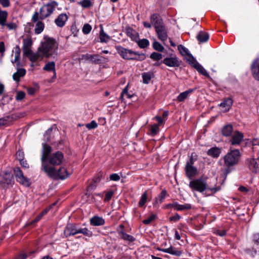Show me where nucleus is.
Listing matches in <instances>:
<instances>
[{
  "label": "nucleus",
  "instance_id": "1",
  "mask_svg": "<svg viewBox=\"0 0 259 259\" xmlns=\"http://www.w3.org/2000/svg\"><path fill=\"white\" fill-rule=\"evenodd\" d=\"M58 49V44L57 41L52 37L45 36L41 46L37 49V60H41L44 57L54 58L57 55Z\"/></svg>",
  "mask_w": 259,
  "mask_h": 259
},
{
  "label": "nucleus",
  "instance_id": "2",
  "mask_svg": "<svg viewBox=\"0 0 259 259\" xmlns=\"http://www.w3.org/2000/svg\"><path fill=\"white\" fill-rule=\"evenodd\" d=\"M189 186L192 190L200 193H203L205 190L209 191L211 192L210 194H212L220 190V187L210 188L208 187L206 179L203 177L190 181Z\"/></svg>",
  "mask_w": 259,
  "mask_h": 259
},
{
  "label": "nucleus",
  "instance_id": "3",
  "mask_svg": "<svg viewBox=\"0 0 259 259\" xmlns=\"http://www.w3.org/2000/svg\"><path fill=\"white\" fill-rule=\"evenodd\" d=\"M115 49L121 57L125 60L142 61L146 58V55L144 54H139L132 50L124 48L121 46H116Z\"/></svg>",
  "mask_w": 259,
  "mask_h": 259
},
{
  "label": "nucleus",
  "instance_id": "4",
  "mask_svg": "<svg viewBox=\"0 0 259 259\" xmlns=\"http://www.w3.org/2000/svg\"><path fill=\"white\" fill-rule=\"evenodd\" d=\"M33 41L30 36L27 35L23 39L22 51L23 56L28 57L29 60L33 63L37 60V52L33 53L31 50Z\"/></svg>",
  "mask_w": 259,
  "mask_h": 259
},
{
  "label": "nucleus",
  "instance_id": "5",
  "mask_svg": "<svg viewBox=\"0 0 259 259\" xmlns=\"http://www.w3.org/2000/svg\"><path fill=\"white\" fill-rule=\"evenodd\" d=\"M47 175L55 179L64 180L67 178L69 174L65 167H61L57 170L54 166H45V169L42 170Z\"/></svg>",
  "mask_w": 259,
  "mask_h": 259
},
{
  "label": "nucleus",
  "instance_id": "6",
  "mask_svg": "<svg viewBox=\"0 0 259 259\" xmlns=\"http://www.w3.org/2000/svg\"><path fill=\"white\" fill-rule=\"evenodd\" d=\"M240 156L241 153L238 150H230L223 157L224 165L230 167L237 164Z\"/></svg>",
  "mask_w": 259,
  "mask_h": 259
},
{
  "label": "nucleus",
  "instance_id": "7",
  "mask_svg": "<svg viewBox=\"0 0 259 259\" xmlns=\"http://www.w3.org/2000/svg\"><path fill=\"white\" fill-rule=\"evenodd\" d=\"M64 160V156L61 152L57 151L49 155L46 160L50 166H54L61 164Z\"/></svg>",
  "mask_w": 259,
  "mask_h": 259
},
{
  "label": "nucleus",
  "instance_id": "8",
  "mask_svg": "<svg viewBox=\"0 0 259 259\" xmlns=\"http://www.w3.org/2000/svg\"><path fill=\"white\" fill-rule=\"evenodd\" d=\"M57 6V3L55 1L44 5L39 10L40 18L44 19L49 16L54 12Z\"/></svg>",
  "mask_w": 259,
  "mask_h": 259
},
{
  "label": "nucleus",
  "instance_id": "9",
  "mask_svg": "<svg viewBox=\"0 0 259 259\" xmlns=\"http://www.w3.org/2000/svg\"><path fill=\"white\" fill-rule=\"evenodd\" d=\"M14 183L13 175L6 172L3 175H0V188L5 189Z\"/></svg>",
  "mask_w": 259,
  "mask_h": 259
},
{
  "label": "nucleus",
  "instance_id": "10",
  "mask_svg": "<svg viewBox=\"0 0 259 259\" xmlns=\"http://www.w3.org/2000/svg\"><path fill=\"white\" fill-rule=\"evenodd\" d=\"M52 148L49 145L46 143L42 144V154L41 156V169H45V166H49L46 161L49 155L51 154L50 153L52 151Z\"/></svg>",
  "mask_w": 259,
  "mask_h": 259
},
{
  "label": "nucleus",
  "instance_id": "11",
  "mask_svg": "<svg viewBox=\"0 0 259 259\" xmlns=\"http://www.w3.org/2000/svg\"><path fill=\"white\" fill-rule=\"evenodd\" d=\"M14 174L17 181L19 183L26 186H30V180L24 176L22 170L19 167H16L14 169Z\"/></svg>",
  "mask_w": 259,
  "mask_h": 259
},
{
  "label": "nucleus",
  "instance_id": "12",
  "mask_svg": "<svg viewBox=\"0 0 259 259\" xmlns=\"http://www.w3.org/2000/svg\"><path fill=\"white\" fill-rule=\"evenodd\" d=\"M162 63L168 67H178L180 65L181 61L176 56H173L166 57L162 61Z\"/></svg>",
  "mask_w": 259,
  "mask_h": 259
},
{
  "label": "nucleus",
  "instance_id": "13",
  "mask_svg": "<svg viewBox=\"0 0 259 259\" xmlns=\"http://www.w3.org/2000/svg\"><path fill=\"white\" fill-rule=\"evenodd\" d=\"M247 165L249 169L254 173H259V156L248 159Z\"/></svg>",
  "mask_w": 259,
  "mask_h": 259
},
{
  "label": "nucleus",
  "instance_id": "14",
  "mask_svg": "<svg viewBox=\"0 0 259 259\" xmlns=\"http://www.w3.org/2000/svg\"><path fill=\"white\" fill-rule=\"evenodd\" d=\"M79 228H77L76 227L71 224H68L64 231V233L66 237L70 236H74L77 234H78Z\"/></svg>",
  "mask_w": 259,
  "mask_h": 259
},
{
  "label": "nucleus",
  "instance_id": "15",
  "mask_svg": "<svg viewBox=\"0 0 259 259\" xmlns=\"http://www.w3.org/2000/svg\"><path fill=\"white\" fill-rule=\"evenodd\" d=\"M185 171L187 177L189 179H191L195 176L198 172L196 167H194L193 164H186Z\"/></svg>",
  "mask_w": 259,
  "mask_h": 259
},
{
  "label": "nucleus",
  "instance_id": "16",
  "mask_svg": "<svg viewBox=\"0 0 259 259\" xmlns=\"http://www.w3.org/2000/svg\"><path fill=\"white\" fill-rule=\"evenodd\" d=\"M150 22L154 26L155 29L158 28L163 25L162 19L159 15L157 14H153L151 16Z\"/></svg>",
  "mask_w": 259,
  "mask_h": 259
},
{
  "label": "nucleus",
  "instance_id": "17",
  "mask_svg": "<svg viewBox=\"0 0 259 259\" xmlns=\"http://www.w3.org/2000/svg\"><path fill=\"white\" fill-rule=\"evenodd\" d=\"M157 34L158 38L162 41H164L167 39V31L164 25L155 29Z\"/></svg>",
  "mask_w": 259,
  "mask_h": 259
},
{
  "label": "nucleus",
  "instance_id": "18",
  "mask_svg": "<svg viewBox=\"0 0 259 259\" xmlns=\"http://www.w3.org/2000/svg\"><path fill=\"white\" fill-rule=\"evenodd\" d=\"M118 232L120 235V237L124 240L128 241L130 242H133L135 240V238L130 235L126 234L123 231V226L120 225L118 229Z\"/></svg>",
  "mask_w": 259,
  "mask_h": 259
},
{
  "label": "nucleus",
  "instance_id": "19",
  "mask_svg": "<svg viewBox=\"0 0 259 259\" xmlns=\"http://www.w3.org/2000/svg\"><path fill=\"white\" fill-rule=\"evenodd\" d=\"M243 136L242 134L238 131L235 132L232 136L230 142L232 145H238L242 141Z\"/></svg>",
  "mask_w": 259,
  "mask_h": 259
},
{
  "label": "nucleus",
  "instance_id": "20",
  "mask_svg": "<svg viewBox=\"0 0 259 259\" xmlns=\"http://www.w3.org/2000/svg\"><path fill=\"white\" fill-rule=\"evenodd\" d=\"M251 71L254 78L259 80V59H255L251 65Z\"/></svg>",
  "mask_w": 259,
  "mask_h": 259
},
{
  "label": "nucleus",
  "instance_id": "21",
  "mask_svg": "<svg viewBox=\"0 0 259 259\" xmlns=\"http://www.w3.org/2000/svg\"><path fill=\"white\" fill-rule=\"evenodd\" d=\"M90 223L93 226H99L104 225L105 221L102 217L94 215L90 219Z\"/></svg>",
  "mask_w": 259,
  "mask_h": 259
},
{
  "label": "nucleus",
  "instance_id": "22",
  "mask_svg": "<svg viewBox=\"0 0 259 259\" xmlns=\"http://www.w3.org/2000/svg\"><path fill=\"white\" fill-rule=\"evenodd\" d=\"M68 19V17L65 14H61L59 15L57 19H55V22L56 24L59 27H63L66 21Z\"/></svg>",
  "mask_w": 259,
  "mask_h": 259
},
{
  "label": "nucleus",
  "instance_id": "23",
  "mask_svg": "<svg viewBox=\"0 0 259 259\" xmlns=\"http://www.w3.org/2000/svg\"><path fill=\"white\" fill-rule=\"evenodd\" d=\"M232 104L233 100L231 98H228L225 99L224 101L220 104V106L223 108V111L227 112L230 110Z\"/></svg>",
  "mask_w": 259,
  "mask_h": 259
},
{
  "label": "nucleus",
  "instance_id": "24",
  "mask_svg": "<svg viewBox=\"0 0 259 259\" xmlns=\"http://www.w3.org/2000/svg\"><path fill=\"white\" fill-rule=\"evenodd\" d=\"M221 153V149L216 147L211 148L207 152L208 155L215 158H218L220 156Z\"/></svg>",
  "mask_w": 259,
  "mask_h": 259
},
{
  "label": "nucleus",
  "instance_id": "25",
  "mask_svg": "<svg viewBox=\"0 0 259 259\" xmlns=\"http://www.w3.org/2000/svg\"><path fill=\"white\" fill-rule=\"evenodd\" d=\"M162 252L169 253L171 255H175L177 256H180L182 254V251L177 249L175 247L170 246L168 248L162 250Z\"/></svg>",
  "mask_w": 259,
  "mask_h": 259
},
{
  "label": "nucleus",
  "instance_id": "26",
  "mask_svg": "<svg viewBox=\"0 0 259 259\" xmlns=\"http://www.w3.org/2000/svg\"><path fill=\"white\" fill-rule=\"evenodd\" d=\"M126 33L133 40L137 41L139 37L138 33L131 27H127L126 29Z\"/></svg>",
  "mask_w": 259,
  "mask_h": 259
},
{
  "label": "nucleus",
  "instance_id": "27",
  "mask_svg": "<svg viewBox=\"0 0 259 259\" xmlns=\"http://www.w3.org/2000/svg\"><path fill=\"white\" fill-rule=\"evenodd\" d=\"M25 74V69L24 68L18 69L17 72L13 74V78L15 81L18 82L20 81V78L24 76Z\"/></svg>",
  "mask_w": 259,
  "mask_h": 259
},
{
  "label": "nucleus",
  "instance_id": "28",
  "mask_svg": "<svg viewBox=\"0 0 259 259\" xmlns=\"http://www.w3.org/2000/svg\"><path fill=\"white\" fill-rule=\"evenodd\" d=\"M197 39L200 42H205L207 41L209 37L208 33L204 31H200L197 35Z\"/></svg>",
  "mask_w": 259,
  "mask_h": 259
},
{
  "label": "nucleus",
  "instance_id": "29",
  "mask_svg": "<svg viewBox=\"0 0 259 259\" xmlns=\"http://www.w3.org/2000/svg\"><path fill=\"white\" fill-rule=\"evenodd\" d=\"M44 70L48 71H53L54 72L53 77H56V73L55 71V63L54 62H49L47 63L44 67Z\"/></svg>",
  "mask_w": 259,
  "mask_h": 259
},
{
  "label": "nucleus",
  "instance_id": "30",
  "mask_svg": "<svg viewBox=\"0 0 259 259\" xmlns=\"http://www.w3.org/2000/svg\"><path fill=\"white\" fill-rule=\"evenodd\" d=\"M233 132V127L231 125H226L223 127L222 130V133L225 137L231 136Z\"/></svg>",
  "mask_w": 259,
  "mask_h": 259
},
{
  "label": "nucleus",
  "instance_id": "31",
  "mask_svg": "<svg viewBox=\"0 0 259 259\" xmlns=\"http://www.w3.org/2000/svg\"><path fill=\"white\" fill-rule=\"evenodd\" d=\"M194 89H190L181 93L177 97V100L179 102H182L186 99L188 96L191 94Z\"/></svg>",
  "mask_w": 259,
  "mask_h": 259
},
{
  "label": "nucleus",
  "instance_id": "32",
  "mask_svg": "<svg viewBox=\"0 0 259 259\" xmlns=\"http://www.w3.org/2000/svg\"><path fill=\"white\" fill-rule=\"evenodd\" d=\"M85 58L96 63H98L101 61V57L98 55L87 54Z\"/></svg>",
  "mask_w": 259,
  "mask_h": 259
},
{
  "label": "nucleus",
  "instance_id": "33",
  "mask_svg": "<svg viewBox=\"0 0 259 259\" xmlns=\"http://www.w3.org/2000/svg\"><path fill=\"white\" fill-rule=\"evenodd\" d=\"M8 16V12L6 11H0V25L4 26Z\"/></svg>",
  "mask_w": 259,
  "mask_h": 259
},
{
  "label": "nucleus",
  "instance_id": "34",
  "mask_svg": "<svg viewBox=\"0 0 259 259\" xmlns=\"http://www.w3.org/2000/svg\"><path fill=\"white\" fill-rule=\"evenodd\" d=\"M100 39L101 42L105 43L110 39V37L104 31L103 28H101L100 31Z\"/></svg>",
  "mask_w": 259,
  "mask_h": 259
},
{
  "label": "nucleus",
  "instance_id": "35",
  "mask_svg": "<svg viewBox=\"0 0 259 259\" xmlns=\"http://www.w3.org/2000/svg\"><path fill=\"white\" fill-rule=\"evenodd\" d=\"M143 82L144 83L148 84L149 83L151 80L152 76L153 73L151 72H144L142 74Z\"/></svg>",
  "mask_w": 259,
  "mask_h": 259
},
{
  "label": "nucleus",
  "instance_id": "36",
  "mask_svg": "<svg viewBox=\"0 0 259 259\" xmlns=\"http://www.w3.org/2000/svg\"><path fill=\"white\" fill-rule=\"evenodd\" d=\"M45 28L44 24L41 21H38L34 29V32L36 34H39L44 30Z\"/></svg>",
  "mask_w": 259,
  "mask_h": 259
},
{
  "label": "nucleus",
  "instance_id": "37",
  "mask_svg": "<svg viewBox=\"0 0 259 259\" xmlns=\"http://www.w3.org/2000/svg\"><path fill=\"white\" fill-rule=\"evenodd\" d=\"M194 68L198 71L199 73L206 77H209L208 73H207L206 70L199 63L196 65Z\"/></svg>",
  "mask_w": 259,
  "mask_h": 259
},
{
  "label": "nucleus",
  "instance_id": "38",
  "mask_svg": "<svg viewBox=\"0 0 259 259\" xmlns=\"http://www.w3.org/2000/svg\"><path fill=\"white\" fill-rule=\"evenodd\" d=\"M187 62L191 66H192L194 68L199 63L197 62L196 59L192 56V55L190 54H188V57L186 59Z\"/></svg>",
  "mask_w": 259,
  "mask_h": 259
},
{
  "label": "nucleus",
  "instance_id": "39",
  "mask_svg": "<svg viewBox=\"0 0 259 259\" xmlns=\"http://www.w3.org/2000/svg\"><path fill=\"white\" fill-rule=\"evenodd\" d=\"M148 197L147 192H145L141 196L140 201L138 203L139 207H142L147 201Z\"/></svg>",
  "mask_w": 259,
  "mask_h": 259
},
{
  "label": "nucleus",
  "instance_id": "40",
  "mask_svg": "<svg viewBox=\"0 0 259 259\" xmlns=\"http://www.w3.org/2000/svg\"><path fill=\"white\" fill-rule=\"evenodd\" d=\"M78 233H81L89 237H91L93 236L92 232L88 230L87 228H79Z\"/></svg>",
  "mask_w": 259,
  "mask_h": 259
},
{
  "label": "nucleus",
  "instance_id": "41",
  "mask_svg": "<svg viewBox=\"0 0 259 259\" xmlns=\"http://www.w3.org/2000/svg\"><path fill=\"white\" fill-rule=\"evenodd\" d=\"M78 5L83 8H88L93 5L90 0H82L78 3Z\"/></svg>",
  "mask_w": 259,
  "mask_h": 259
},
{
  "label": "nucleus",
  "instance_id": "42",
  "mask_svg": "<svg viewBox=\"0 0 259 259\" xmlns=\"http://www.w3.org/2000/svg\"><path fill=\"white\" fill-rule=\"evenodd\" d=\"M128 84H127L124 88V89L123 90V91H122V93L121 94L120 98H121L122 101L123 100V96H124V95H125L128 98H131L134 96L133 94L131 95V94H130L128 93Z\"/></svg>",
  "mask_w": 259,
  "mask_h": 259
},
{
  "label": "nucleus",
  "instance_id": "43",
  "mask_svg": "<svg viewBox=\"0 0 259 259\" xmlns=\"http://www.w3.org/2000/svg\"><path fill=\"white\" fill-rule=\"evenodd\" d=\"M166 195V191L165 190H162L158 198H156L155 201L157 203H161L163 202L165 199Z\"/></svg>",
  "mask_w": 259,
  "mask_h": 259
},
{
  "label": "nucleus",
  "instance_id": "44",
  "mask_svg": "<svg viewBox=\"0 0 259 259\" xmlns=\"http://www.w3.org/2000/svg\"><path fill=\"white\" fill-rule=\"evenodd\" d=\"M138 44L141 48H145L149 46V42L147 39H143L138 41Z\"/></svg>",
  "mask_w": 259,
  "mask_h": 259
},
{
  "label": "nucleus",
  "instance_id": "45",
  "mask_svg": "<svg viewBox=\"0 0 259 259\" xmlns=\"http://www.w3.org/2000/svg\"><path fill=\"white\" fill-rule=\"evenodd\" d=\"M178 49L179 51L180 52V53L182 55H187L188 56V54H190L189 53L188 50L186 48H185V47H184L183 46H182L181 45L178 46Z\"/></svg>",
  "mask_w": 259,
  "mask_h": 259
},
{
  "label": "nucleus",
  "instance_id": "46",
  "mask_svg": "<svg viewBox=\"0 0 259 259\" xmlns=\"http://www.w3.org/2000/svg\"><path fill=\"white\" fill-rule=\"evenodd\" d=\"M150 58L153 60L159 61L162 58V55L158 53L153 52L151 54Z\"/></svg>",
  "mask_w": 259,
  "mask_h": 259
},
{
  "label": "nucleus",
  "instance_id": "47",
  "mask_svg": "<svg viewBox=\"0 0 259 259\" xmlns=\"http://www.w3.org/2000/svg\"><path fill=\"white\" fill-rule=\"evenodd\" d=\"M25 97V93L21 91H17L16 93V96L15 99L18 101L22 100Z\"/></svg>",
  "mask_w": 259,
  "mask_h": 259
},
{
  "label": "nucleus",
  "instance_id": "48",
  "mask_svg": "<svg viewBox=\"0 0 259 259\" xmlns=\"http://www.w3.org/2000/svg\"><path fill=\"white\" fill-rule=\"evenodd\" d=\"M85 126L89 130H91L97 128L98 123L95 120H92L90 123L85 124Z\"/></svg>",
  "mask_w": 259,
  "mask_h": 259
},
{
  "label": "nucleus",
  "instance_id": "49",
  "mask_svg": "<svg viewBox=\"0 0 259 259\" xmlns=\"http://www.w3.org/2000/svg\"><path fill=\"white\" fill-rule=\"evenodd\" d=\"M156 218V215L155 214H151L149 218L143 221V223L144 224L148 225L153 221Z\"/></svg>",
  "mask_w": 259,
  "mask_h": 259
},
{
  "label": "nucleus",
  "instance_id": "50",
  "mask_svg": "<svg viewBox=\"0 0 259 259\" xmlns=\"http://www.w3.org/2000/svg\"><path fill=\"white\" fill-rule=\"evenodd\" d=\"M191 208V205L190 204L186 203L183 205L179 204L178 207L177 208L178 211L189 210Z\"/></svg>",
  "mask_w": 259,
  "mask_h": 259
},
{
  "label": "nucleus",
  "instance_id": "51",
  "mask_svg": "<svg viewBox=\"0 0 259 259\" xmlns=\"http://www.w3.org/2000/svg\"><path fill=\"white\" fill-rule=\"evenodd\" d=\"M153 47L155 50L159 52H162L164 50L163 47L157 41H155L153 42Z\"/></svg>",
  "mask_w": 259,
  "mask_h": 259
},
{
  "label": "nucleus",
  "instance_id": "52",
  "mask_svg": "<svg viewBox=\"0 0 259 259\" xmlns=\"http://www.w3.org/2000/svg\"><path fill=\"white\" fill-rule=\"evenodd\" d=\"M159 125L156 124H154L151 126L150 131L151 132V134L153 136L156 135L159 132Z\"/></svg>",
  "mask_w": 259,
  "mask_h": 259
},
{
  "label": "nucleus",
  "instance_id": "53",
  "mask_svg": "<svg viewBox=\"0 0 259 259\" xmlns=\"http://www.w3.org/2000/svg\"><path fill=\"white\" fill-rule=\"evenodd\" d=\"M92 30V27L89 24H85L82 28V32L84 34H87L90 32Z\"/></svg>",
  "mask_w": 259,
  "mask_h": 259
},
{
  "label": "nucleus",
  "instance_id": "54",
  "mask_svg": "<svg viewBox=\"0 0 259 259\" xmlns=\"http://www.w3.org/2000/svg\"><path fill=\"white\" fill-rule=\"evenodd\" d=\"M53 131V126L50 127L45 133L44 137L46 141H49L50 140V135Z\"/></svg>",
  "mask_w": 259,
  "mask_h": 259
},
{
  "label": "nucleus",
  "instance_id": "55",
  "mask_svg": "<svg viewBox=\"0 0 259 259\" xmlns=\"http://www.w3.org/2000/svg\"><path fill=\"white\" fill-rule=\"evenodd\" d=\"M20 54H15V58L12 61V63L14 64L15 63H17V66L18 67L20 65Z\"/></svg>",
  "mask_w": 259,
  "mask_h": 259
},
{
  "label": "nucleus",
  "instance_id": "56",
  "mask_svg": "<svg viewBox=\"0 0 259 259\" xmlns=\"http://www.w3.org/2000/svg\"><path fill=\"white\" fill-rule=\"evenodd\" d=\"M114 194V192L112 190L108 191L107 192L105 195V197L104 198V201L105 202H108L109 201L112 197L113 196Z\"/></svg>",
  "mask_w": 259,
  "mask_h": 259
},
{
  "label": "nucleus",
  "instance_id": "57",
  "mask_svg": "<svg viewBox=\"0 0 259 259\" xmlns=\"http://www.w3.org/2000/svg\"><path fill=\"white\" fill-rule=\"evenodd\" d=\"M197 159V155L195 153H192L191 154L190 160L189 161H187L186 164H194V161Z\"/></svg>",
  "mask_w": 259,
  "mask_h": 259
},
{
  "label": "nucleus",
  "instance_id": "58",
  "mask_svg": "<svg viewBox=\"0 0 259 259\" xmlns=\"http://www.w3.org/2000/svg\"><path fill=\"white\" fill-rule=\"evenodd\" d=\"M16 158L19 161L24 159V153L22 150H19L16 153Z\"/></svg>",
  "mask_w": 259,
  "mask_h": 259
},
{
  "label": "nucleus",
  "instance_id": "59",
  "mask_svg": "<svg viewBox=\"0 0 259 259\" xmlns=\"http://www.w3.org/2000/svg\"><path fill=\"white\" fill-rule=\"evenodd\" d=\"M40 18V15L39 16V13L38 12H35L32 17V21L34 22H37Z\"/></svg>",
  "mask_w": 259,
  "mask_h": 259
},
{
  "label": "nucleus",
  "instance_id": "60",
  "mask_svg": "<svg viewBox=\"0 0 259 259\" xmlns=\"http://www.w3.org/2000/svg\"><path fill=\"white\" fill-rule=\"evenodd\" d=\"M120 179V176L117 174H113L110 176V179L111 181H117Z\"/></svg>",
  "mask_w": 259,
  "mask_h": 259
},
{
  "label": "nucleus",
  "instance_id": "61",
  "mask_svg": "<svg viewBox=\"0 0 259 259\" xmlns=\"http://www.w3.org/2000/svg\"><path fill=\"white\" fill-rule=\"evenodd\" d=\"M181 216L178 214V213H176L175 215L171 216L169 218V221H174L175 222H178L179 220L181 219Z\"/></svg>",
  "mask_w": 259,
  "mask_h": 259
},
{
  "label": "nucleus",
  "instance_id": "62",
  "mask_svg": "<svg viewBox=\"0 0 259 259\" xmlns=\"http://www.w3.org/2000/svg\"><path fill=\"white\" fill-rule=\"evenodd\" d=\"M0 4L4 7H8L10 5L9 0H0Z\"/></svg>",
  "mask_w": 259,
  "mask_h": 259
},
{
  "label": "nucleus",
  "instance_id": "63",
  "mask_svg": "<svg viewBox=\"0 0 259 259\" xmlns=\"http://www.w3.org/2000/svg\"><path fill=\"white\" fill-rule=\"evenodd\" d=\"M253 241L255 243L259 244V233L254 234L253 235Z\"/></svg>",
  "mask_w": 259,
  "mask_h": 259
},
{
  "label": "nucleus",
  "instance_id": "64",
  "mask_svg": "<svg viewBox=\"0 0 259 259\" xmlns=\"http://www.w3.org/2000/svg\"><path fill=\"white\" fill-rule=\"evenodd\" d=\"M5 26H7V27L10 30H12L14 29H15L16 28V25L14 23H6Z\"/></svg>",
  "mask_w": 259,
  "mask_h": 259
}]
</instances>
